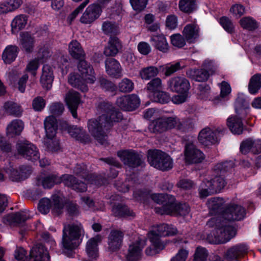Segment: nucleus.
Wrapping results in <instances>:
<instances>
[{
    "instance_id": "18",
    "label": "nucleus",
    "mask_w": 261,
    "mask_h": 261,
    "mask_svg": "<svg viewBox=\"0 0 261 261\" xmlns=\"http://www.w3.org/2000/svg\"><path fill=\"white\" fill-rule=\"evenodd\" d=\"M4 171L11 180L19 181L28 178L31 173L32 169L30 166H22L17 170L10 164L8 166L4 169Z\"/></svg>"
},
{
    "instance_id": "50",
    "label": "nucleus",
    "mask_w": 261,
    "mask_h": 261,
    "mask_svg": "<svg viewBox=\"0 0 261 261\" xmlns=\"http://www.w3.org/2000/svg\"><path fill=\"white\" fill-rule=\"evenodd\" d=\"M117 88L120 92L128 93L134 89V84L131 80L124 78L118 83Z\"/></svg>"
},
{
    "instance_id": "49",
    "label": "nucleus",
    "mask_w": 261,
    "mask_h": 261,
    "mask_svg": "<svg viewBox=\"0 0 261 261\" xmlns=\"http://www.w3.org/2000/svg\"><path fill=\"white\" fill-rule=\"evenodd\" d=\"M240 24L244 29L252 31L258 27L257 21L251 17H244L240 20Z\"/></svg>"
},
{
    "instance_id": "31",
    "label": "nucleus",
    "mask_w": 261,
    "mask_h": 261,
    "mask_svg": "<svg viewBox=\"0 0 261 261\" xmlns=\"http://www.w3.org/2000/svg\"><path fill=\"white\" fill-rule=\"evenodd\" d=\"M240 151L244 154H246L250 151L253 153L261 152V140L247 139L242 143L240 146Z\"/></svg>"
},
{
    "instance_id": "60",
    "label": "nucleus",
    "mask_w": 261,
    "mask_h": 261,
    "mask_svg": "<svg viewBox=\"0 0 261 261\" xmlns=\"http://www.w3.org/2000/svg\"><path fill=\"white\" fill-rule=\"evenodd\" d=\"M220 23L228 33H231L233 32L234 29L233 24L228 18L222 17L220 19Z\"/></svg>"
},
{
    "instance_id": "13",
    "label": "nucleus",
    "mask_w": 261,
    "mask_h": 261,
    "mask_svg": "<svg viewBox=\"0 0 261 261\" xmlns=\"http://www.w3.org/2000/svg\"><path fill=\"white\" fill-rule=\"evenodd\" d=\"M52 202L48 198L41 199L38 204V210L43 214H47L51 208L52 213L59 215L63 212L64 206V198L62 195L58 193L51 196Z\"/></svg>"
},
{
    "instance_id": "15",
    "label": "nucleus",
    "mask_w": 261,
    "mask_h": 261,
    "mask_svg": "<svg viewBox=\"0 0 261 261\" xmlns=\"http://www.w3.org/2000/svg\"><path fill=\"white\" fill-rule=\"evenodd\" d=\"M225 131V129L223 127H219L217 128L205 127L199 132L198 141L206 146L218 143L219 141V135Z\"/></svg>"
},
{
    "instance_id": "4",
    "label": "nucleus",
    "mask_w": 261,
    "mask_h": 261,
    "mask_svg": "<svg viewBox=\"0 0 261 261\" xmlns=\"http://www.w3.org/2000/svg\"><path fill=\"white\" fill-rule=\"evenodd\" d=\"M134 197L143 204H147L149 199L155 202L162 204L155 207V212L161 215H180L185 216L189 214L190 207L187 203L177 204L174 197L164 194H151L147 191H135Z\"/></svg>"
},
{
    "instance_id": "30",
    "label": "nucleus",
    "mask_w": 261,
    "mask_h": 261,
    "mask_svg": "<svg viewBox=\"0 0 261 261\" xmlns=\"http://www.w3.org/2000/svg\"><path fill=\"white\" fill-rule=\"evenodd\" d=\"M102 238L97 235L89 239L86 244V251L88 257L91 259H96L99 255L98 244L101 241Z\"/></svg>"
},
{
    "instance_id": "8",
    "label": "nucleus",
    "mask_w": 261,
    "mask_h": 261,
    "mask_svg": "<svg viewBox=\"0 0 261 261\" xmlns=\"http://www.w3.org/2000/svg\"><path fill=\"white\" fill-rule=\"evenodd\" d=\"M62 182H64L65 185L72 188L77 192H83L87 190V186L84 182L77 181L71 175L65 174L58 177L55 174L42 173L37 178V185H41L44 188L47 189H50L55 184Z\"/></svg>"
},
{
    "instance_id": "21",
    "label": "nucleus",
    "mask_w": 261,
    "mask_h": 261,
    "mask_svg": "<svg viewBox=\"0 0 261 261\" xmlns=\"http://www.w3.org/2000/svg\"><path fill=\"white\" fill-rule=\"evenodd\" d=\"M167 85L171 91L178 93H188L190 84L188 80L184 77L175 76L170 79Z\"/></svg>"
},
{
    "instance_id": "40",
    "label": "nucleus",
    "mask_w": 261,
    "mask_h": 261,
    "mask_svg": "<svg viewBox=\"0 0 261 261\" xmlns=\"http://www.w3.org/2000/svg\"><path fill=\"white\" fill-rule=\"evenodd\" d=\"M112 212L115 217L127 218L133 217L135 216L134 213L130 211L127 206L119 203L113 205Z\"/></svg>"
},
{
    "instance_id": "5",
    "label": "nucleus",
    "mask_w": 261,
    "mask_h": 261,
    "mask_svg": "<svg viewBox=\"0 0 261 261\" xmlns=\"http://www.w3.org/2000/svg\"><path fill=\"white\" fill-rule=\"evenodd\" d=\"M231 161L217 164L213 168L211 177L203 180L199 188L200 197L204 198L214 192H219L226 185L225 175L233 167Z\"/></svg>"
},
{
    "instance_id": "10",
    "label": "nucleus",
    "mask_w": 261,
    "mask_h": 261,
    "mask_svg": "<svg viewBox=\"0 0 261 261\" xmlns=\"http://www.w3.org/2000/svg\"><path fill=\"white\" fill-rule=\"evenodd\" d=\"M84 234L81 223L65 225L63 230L62 244L64 248L72 250L80 245Z\"/></svg>"
},
{
    "instance_id": "57",
    "label": "nucleus",
    "mask_w": 261,
    "mask_h": 261,
    "mask_svg": "<svg viewBox=\"0 0 261 261\" xmlns=\"http://www.w3.org/2000/svg\"><path fill=\"white\" fill-rule=\"evenodd\" d=\"M218 86L220 89V96L223 98H227L230 94L231 89L229 83L225 81H223L221 83L218 84Z\"/></svg>"
},
{
    "instance_id": "62",
    "label": "nucleus",
    "mask_w": 261,
    "mask_h": 261,
    "mask_svg": "<svg viewBox=\"0 0 261 261\" xmlns=\"http://www.w3.org/2000/svg\"><path fill=\"white\" fill-rule=\"evenodd\" d=\"M64 107L62 103L59 102L54 103L49 107L50 113L54 115H60L64 111Z\"/></svg>"
},
{
    "instance_id": "6",
    "label": "nucleus",
    "mask_w": 261,
    "mask_h": 261,
    "mask_svg": "<svg viewBox=\"0 0 261 261\" xmlns=\"http://www.w3.org/2000/svg\"><path fill=\"white\" fill-rule=\"evenodd\" d=\"M249 100L245 95L243 93H239L235 102V110L237 115L230 116L227 119V125L232 133L239 135L243 132L242 119L249 123Z\"/></svg>"
},
{
    "instance_id": "64",
    "label": "nucleus",
    "mask_w": 261,
    "mask_h": 261,
    "mask_svg": "<svg viewBox=\"0 0 261 261\" xmlns=\"http://www.w3.org/2000/svg\"><path fill=\"white\" fill-rule=\"evenodd\" d=\"M198 94L201 98L207 97L210 93V87L205 83L199 84L198 86Z\"/></svg>"
},
{
    "instance_id": "36",
    "label": "nucleus",
    "mask_w": 261,
    "mask_h": 261,
    "mask_svg": "<svg viewBox=\"0 0 261 261\" xmlns=\"http://www.w3.org/2000/svg\"><path fill=\"white\" fill-rule=\"evenodd\" d=\"M19 48L16 45H9L4 50L2 59L6 64H10L16 59L19 53Z\"/></svg>"
},
{
    "instance_id": "7",
    "label": "nucleus",
    "mask_w": 261,
    "mask_h": 261,
    "mask_svg": "<svg viewBox=\"0 0 261 261\" xmlns=\"http://www.w3.org/2000/svg\"><path fill=\"white\" fill-rule=\"evenodd\" d=\"M177 232L176 228L172 225L161 224L152 226L148 233V237L151 246L146 249V254L152 256L158 253L165 247L164 243L161 241L160 238L173 236Z\"/></svg>"
},
{
    "instance_id": "9",
    "label": "nucleus",
    "mask_w": 261,
    "mask_h": 261,
    "mask_svg": "<svg viewBox=\"0 0 261 261\" xmlns=\"http://www.w3.org/2000/svg\"><path fill=\"white\" fill-rule=\"evenodd\" d=\"M172 129L182 132L186 130L180 119L176 116L159 117L153 120L148 126L149 130L156 134H162Z\"/></svg>"
},
{
    "instance_id": "48",
    "label": "nucleus",
    "mask_w": 261,
    "mask_h": 261,
    "mask_svg": "<svg viewBox=\"0 0 261 261\" xmlns=\"http://www.w3.org/2000/svg\"><path fill=\"white\" fill-rule=\"evenodd\" d=\"M159 72V69L155 66H148L142 69L140 72V75L143 80H149L156 76Z\"/></svg>"
},
{
    "instance_id": "19",
    "label": "nucleus",
    "mask_w": 261,
    "mask_h": 261,
    "mask_svg": "<svg viewBox=\"0 0 261 261\" xmlns=\"http://www.w3.org/2000/svg\"><path fill=\"white\" fill-rule=\"evenodd\" d=\"M248 250V247L245 244H239L228 248L223 255L224 258L227 261H240Z\"/></svg>"
},
{
    "instance_id": "56",
    "label": "nucleus",
    "mask_w": 261,
    "mask_h": 261,
    "mask_svg": "<svg viewBox=\"0 0 261 261\" xmlns=\"http://www.w3.org/2000/svg\"><path fill=\"white\" fill-rule=\"evenodd\" d=\"M136 60V58L131 52H127L123 54L122 62L126 65L132 68Z\"/></svg>"
},
{
    "instance_id": "16",
    "label": "nucleus",
    "mask_w": 261,
    "mask_h": 261,
    "mask_svg": "<svg viewBox=\"0 0 261 261\" xmlns=\"http://www.w3.org/2000/svg\"><path fill=\"white\" fill-rule=\"evenodd\" d=\"M117 155L130 169L141 166L143 163L140 155L133 150H122L117 152Z\"/></svg>"
},
{
    "instance_id": "52",
    "label": "nucleus",
    "mask_w": 261,
    "mask_h": 261,
    "mask_svg": "<svg viewBox=\"0 0 261 261\" xmlns=\"http://www.w3.org/2000/svg\"><path fill=\"white\" fill-rule=\"evenodd\" d=\"M150 99L154 102L166 103L169 101L170 97L168 93L164 92L161 90L159 92L150 97Z\"/></svg>"
},
{
    "instance_id": "27",
    "label": "nucleus",
    "mask_w": 261,
    "mask_h": 261,
    "mask_svg": "<svg viewBox=\"0 0 261 261\" xmlns=\"http://www.w3.org/2000/svg\"><path fill=\"white\" fill-rule=\"evenodd\" d=\"M224 200L220 197H214L209 199L207 202V206L211 215H214L213 217H217L221 216L225 211L223 205Z\"/></svg>"
},
{
    "instance_id": "53",
    "label": "nucleus",
    "mask_w": 261,
    "mask_h": 261,
    "mask_svg": "<svg viewBox=\"0 0 261 261\" xmlns=\"http://www.w3.org/2000/svg\"><path fill=\"white\" fill-rule=\"evenodd\" d=\"M202 67L208 71L210 75H212L216 72L218 65L214 61L207 59L204 60Z\"/></svg>"
},
{
    "instance_id": "55",
    "label": "nucleus",
    "mask_w": 261,
    "mask_h": 261,
    "mask_svg": "<svg viewBox=\"0 0 261 261\" xmlns=\"http://www.w3.org/2000/svg\"><path fill=\"white\" fill-rule=\"evenodd\" d=\"M40 64V59H35L30 61L27 65L25 70L35 77Z\"/></svg>"
},
{
    "instance_id": "24",
    "label": "nucleus",
    "mask_w": 261,
    "mask_h": 261,
    "mask_svg": "<svg viewBox=\"0 0 261 261\" xmlns=\"http://www.w3.org/2000/svg\"><path fill=\"white\" fill-rule=\"evenodd\" d=\"M65 101L72 116L76 118L77 117L76 110L81 102L80 94L74 90H70L65 95Z\"/></svg>"
},
{
    "instance_id": "20",
    "label": "nucleus",
    "mask_w": 261,
    "mask_h": 261,
    "mask_svg": "<svg viewBox=\"0 0 261 261\" xmlns=\"http://www.w3.org/2000/svg\"><path fill=\"white\" fill-rule=\"evenodd\" d=\"M140 103L139 97L136 94H130L118 97L116 105L124 111H131L137 108Z\"/></svg>"
},
{
    "instance_id": "47",
    "label": "nucleus",
    "mask_w": 261,
    "mask_h": 261,
    "mask_svg": "<svg viewBox=\"0 0 261 261\" xmlns=\"http://www.w3.org/2000/svg\"><path fill=\"white\" fill-rule=\"evenodd\" d=\"M261 88V74H255L250 79L248 90L252 94H256Z\"/></svg>"
},
{
    "instance_id": "51",
    "label": "nucleus",
    "mask_w": 261,
    "mask_h": 261,
    "mask_svg": "<svg viewBox=\"0 0 261 261\" xmlns=\"http://www.w3.org/2000/svg\"><path fill=\"white\" fill-rule=\"evenodd\" d=\"M102 29L106 34H116L119 32V27L116 22L105 21L102 24Z\"/></svg>"
},
{
    "instance_id": "38",
    "label": "nucleus",
    "mask_w": 261,
    "mask_h": 261,
    "mask_svg": "<svg viewBox=\"0 0 261 261\" xmlns=\"http://www.w3.org/2000/svg\"><path fill=\"white\" fill-rule=\"evenodd\" d=\"M68 133L71 137L81 142L86 143L89 141V137L85 134V130L76 126H67Z\"/></svg>"
},
{
    "instance_id": "23",
    "label": "nucleus",
    "mask_w": 261,
    "mask_h": 261,
    "mask_svg": "<svg viewBox=\"0 0 261 261\" xmlns=\"http://www.w3.org/2000/svg\"><path fill=\"white\" fill-rule=\"evenodd\" d=\"M101 6L99 4L89 5L81 17V22L85 24H90L94 21L100 14Z\"/></svg>"
},
{
    "instance_id": "28",
    "label": "nucleus",
    "mask_w": 261,
    "mask_h": 261,
    "mask_svg": "<svg viewBox=\"0 0 261 261\" xmlns=\"http://www.w3.org/2000/svg\"><path fill=\"white\" fill-rule=\"evenodd\" d=\"M30 255L34 258V261H49L50 260L46 247L41 244H37L32 248Z\"/></svg>"
},
{
    "instance_id": "44",
    "label": "nucleus",
    "mask_w": 261,
    "mask_h": 261,
    "mask_svg": "<svg viewBox=\"0 0 261 261\" xmlns=\"http://www.w3.org/2000/svg\"><path fill=\"white\" fill-rule=\"evenodd\" d=\"M4 109L9 115L16 117L21 115L22 110L20 106L13 101H7L4 105Z\"/></svg>"
},
{
    "instance_id": "43",
    "label": "nucleus",
    "mask_w": 261,
    "mask_h": 261,
    "mask_svg": "<svg viewBox=\"0 0 261 261\" xmlns=\"http://www.w3.org/2000/svg\"><path fill=\"white\" fill-rule=\"evenodd\" d=\"M148 96L150 98L163 89L162 82L161 79L154 78L150 81L146 86Z\"/></svg>"
},
{
    "instance_id": "22",
    "label": "nucleus",
    "mask_w": 261,
    "mask_h": 261,
    "mask_svg": "<svg viewBox=\"0 0 261 261\" xmlns=\"http://www.w3.org/2000/svg\"><path fill=\"white\" fill-rule=\"evenodd\" d=\"M146 244L144 238L138 237L137 240L129 245L126 258L128 261H138L141 257L142 249Z\"/></svg>"
},
{
    "instance_id": "61",
    "label": "nucleus",
    "mask_w": 261,
    "mask_h": 261,
    "mask_svg": "<svg viewBox=\"0 0 261 261\" xmlns=\"http://www.w3.org/2000/svg\"><path fill=\"white\" fill-rule=\"evenodd\" d=\"M147 1L148 0H130V3L134 10L141 11L146 8Z\"/></svg>"
},
{
    "instance_id": "14",
    "label": "nucleus",
    "mask_w": 261,
    "mask_h": 261,
    "mask_svg": "<svg viewBox=\"0 0 261 261\" xmlns=\"http://www.w3.org/2000/svg\"><path fill=\"white\" fill-rule=\"evenodd\" d=\"M16 149L18 155L32 162L37 161L40 158L37 147L27 140H19L16 143Z\"/></svg>"
},
{
    "instance_id": "37",
    "label": "nucleus",
    "mask_w": 261,
    "mask_h": 261,
    "mask_svg": "<svg viewBox=\"0 0 261 261\" xmlns=\"http://www.w3.org/2000/svg\"><path fill=\"white\" fill-rule=\"evenodd\" d=\"M186 73L190 78L199 82L207 81L211 75L208 71L204 68L202 69H190L187 71Z\"/></svg>"
},
{
    "instance_id": "1",
    "label": "nucleus",
    "mask_w": 261,
    "mask_h": 261,
    "mask_svg": "<svg viewBox=\"0 0 261 261\" xmlns=\"http://www.w3.org/2000/svg\"><path fill=\"white\" fill-rule=\"evenodd\" d=\"M245 216V210L241 206L232 204L225 208L221 216L211 218L206 223V226L210 231L206 237L211 244H224L235 237L236 229L230 221L241 220Z\"/></svg>"
},
{
    "instance_id": "2",
    "label": "nucleus",
    "mask_w": 261,
    "mask_h": 261,
    "mask_svg": "<svg viewBox=\"0 0 261 261\" xmlns=\"http://www.w3.org/2000/svg\"><path fill=\"white\" fill-rule=\"evenodd\" d=\"M70 55L74 59L79 60L77 68L81 75L71 73L68 77V82L72 86L81 90L82 92L88 91L86 84H93L96 77L93 68L84 60L85 53L80 43L76 40H72L68 45Z\"/></svg>"
},
{
    "instance_id": "33",
    "label": "nucleus",
    "mask_w": 261,
    "mask_h": 261,
    "mask_svg": "<svg viewBox=\"0 0 261 261\" xmlns=\"http://www.w3.org/2000/svg\"><path fill=\"white\" fill-rule=\"evenodd\" d=\"M28 20L29 16L27 15L21 14L16 15L11 23L12 33H17L19 31L25 29Z\"/></svg>"
},
{
    "instance_id": "34",
    "label": "nucleus",
    "mask_w": 261,
    "mask_h": 261,
    "mask_svg": "<svg viewBox=\"0 0 261 261\" xmlns=\"http://www.w3.org/2000/svg\"><path fill=\"white\" fill-rule=\"evenodd\" d=\"M121 43L116 37H111L107 45L104 49V54L106 56H114L121 48Z\"/></svg>"
},
{
    "instance_id": "3",
    "label": "nucleus",
    "mask_w": 261,
    "mask_h": 261,
    "mask_svg": "<svg viewBox=\"0 0 261 261\" xmlns=\"http://www.w3.org/2000/svg\"><path fill=\"white\" fill-rule=\"evenodd\" d=\"M100 108L102 114L97 119H91L88 123L90 133L101 144L107 141V133L114 123L119 122L122 119L121 113L117 110L111 103L103 102Z\"/></svg>"
},
{
    "instance_id": "42",
    "label": "nucleus",
    "mask_w": 261,
    "mask_h": 261,
    "mask_svg": "<svg viewBox=\"0 0 261 261\" xmlns=\"http://www.w3.org/2000/svg\"><path fill=\"white\" fill-rule=\"evenodd\" d=\"M199 28L195 23L187 24L184 28L183 33L187 41L192 42L198 36Z\"/></svg>"
},
{
    "instance_id": "35",
    "label": "nucleus",
    "mask_w": 261,
    "mask_h": 261,
    "mask_svg": "<svg viewBox=\"0 0 261 261\" xmlns=\"http://www.w3.org/2000/svg\"><path fill=\"white\" fill-rule=\"evenodd\" d=\"M29 216L26 212H20L16 214H11L6 216L3 218V222L7 225L20 224L29 218Z\"/></svg>"
},
{
    "instance_id": "17",
    "label": "nucleus",
    "mask_w": 261,
    "mask_h": 261,
    "mask_svg": "<svg viewBox=\"0 0 261 261\" xmlns=\"http://www.w3.org/2000/svg\"><path fill=\"white\" fill-rule=\"evenodd\" d=\"M184 155L185 162L189 164L200 163L204 159L203 152L196 147L192 140L186 143Z\"/></svg>"
},
{
    "instance_id": "59",
    "label": "nucleus",
    "mask_w": 261,
    "mask_h": 261,
    "mask_svg": "<svg viewBox=\"0 0 261 261\" xmlns=\"http://www.w3.org/2000/svg\"><path fill=\"white\" fill-rule=\"evenodd\" d=\"M230 11L234 17L238 18L245 13V9L241 4H235L231 7Z\"/></svg>"
},
{
    "instance_id": "46",
    "label": "nucleus",
    "mask_w": 261,
    "mask_h": 261,
    "mask_svg": "<svg viewBox=\"0 0 261 261\" xmlns=\"http://www.w3.org/2000/svg\"><path fill=\"white\" fill-rule=\"evenodd\" d=\"M178 7L181 11L187 13H191L197 9L195 0H180Z\"/></svg>"
},
{
    "instance_id": "26",
    "label": "nucleus",
    "mask_w": 261,
    "mask_h": 261,
    "mask_svg": "<svg viewBox=\"0 0 261 261\" xmlns=\"http://www.w3.org/2000/svg\"><path fill=\"white\" fill-rule=\"evenodd\" d=\"M74 172L76 174L80 175L85 178L88 185L99 186L103 184V179L100 176H96L93 174L88 175L84 164L77 165L74 168Z\"/></svg>"
},
{
    "instance_id": "63",
    "label": "nucleus",
    "mask_w": 261,
    "mask_h": 261,
    "mask_svg": "<svg viewBox=\"0 0 261 261\" xmlns=\"http://www.w3.org/2000/svg\"><path fill=\"white\" fill-rule=\"evenodd\" d=\"M189 254V251L185 249L179 250L175 256L171 259V261H186Z\"/></svg>"
},
{
    "instance_id": "29",
    "label": "nucleus",
    "mask_w": 261,
    "mask_h": 261,
    "mask_svg": "<svg viewBox=\"0 0 261 261\" xmlns=\"http://www.w3.org/2000/svg\"><path fill=\"white\" fill-rule=\"evenodd\" d=\"M106 70L110 76L119 78L122 76V68L119 62L113 58L108 59L105 61Z\"/></svg>"
},
{
    "instance_id": "11",
    "label": "nucleus",
    "mask_w": 261,
    "mask_h": 261,
    "mask_svg": "<svg viewBox=\"0 0 261 261\" xmlns=\"http://www.w3.org/2000/svg\"><path fill=\"white\" fill-rule=\"evenodd\" d=\"M147 160L150 166L163 171L169 170L173 166L170 156L160 150H148Z\"/></svg>"
},
{
    "instance_id": "54",
    "label": "nucleus",
    "mask_w": 261,
    "mask_h": 261,
    "mask_svg": "<svg viewBox=\"0 0 261 261\" xmlns=\"http://www.w3.org/2000/svg\"><path fill=\"white\" fill-rule=\"evenodd\" d=\"M208 256L207 250L202 247H198L194 255V261H205Z\"/></svg>"
},
{
    "instance_id": "12",
    "label": "nucleus",
    "mask_w": 261,
    "mask_h": 261,
    "mask_svg": "<svg viewBox=\"0 0 261 261\" xmlns=\"http://www.w3.org/2000/svg\"><path fill=\"white\" fill-rule=\"evenodd\" d=\"M46 138L44 143L50 151H56L60 149L59 140L55 138L57 129V119L53 116L47 117L44 120Z\"/></svg>"
},
{
    "instance_id": "41",
    "label": "nucleus",
    "mask_w": 261,
    "mask_h": 261,
    "mask_svg": "<svg viewBox=\"0 0 261 261\" xmlns=\"http://www.w3.org/2000/svg\"><path fill=\"white\" fill-rule=\"evenodd\" d=\"M155 47L159 50L167 53L169 49V45L165 36L163 34L154 35L151 38Z\"/></svg>"
},
{
    "instance_id": "32",
    "label": "nucleus",
    "mask_w": 261,
    "mask_h": 261,
    "mask_svg": "<svg viewBox=\"0 0 261 261\" xmlns=\"http://www.w3.org/2000/svg\"><path fill=\"white\" fill-rule=\"evenodd\" d=\"M24 129V123L21 120L14 119L11 121L6 128V134L11 138L19 136Z\"/></svg>"
},
{
    "instance_id": "25",
    "label": "nucleus",
    "mask_w": 261,
    "mask_h": 261,
    "mask_svg": "<svg viewBox=\"0 0 261 261\" xmlns=\"http://www.w3.org/2000/svg\"><path fill=\"white\" fill-rule=\"evenodd\" d=\"M123 233L120 230H112L108 237L107 250L111 253L117 251L122 245Z\"/></svg>"
},
{
    "instance_id": "45",
    "label": "nucleus",
    "mask_w": 261,
    "mask_h": 261,
    "mask_svg": "<svg viewBox=\"0 0 261 261\" xmlns=\"http://www.w3.org/2000/svg\"><path fill=\"white\" fill-rule=\"evenodd\" d=\"M185 66L184 61L180 60L174 64H168L160 66V69H162L164 71L166 76H169L177 71L178 70L184 67Z\"/></svg>"
},
{
    "instance_id": "39",
    "label": "nucleus",
    "mask_w": 261,
    "mask_h": 261,
    "mask_svg": "<svg viewBox=\"0 0 261 261\" xmlns=\"http://www.w3.org/2000/svg\"><path fill=\"white\" fill-rule=\"evenodd\" d=\"M20 45L22 49L27 52H31L34 47V38L29 32L20 34Z\"/></svg>"
},
{
    "instance_id": "58",
    "label": "nucleus",
    "mask_w": 261,
    "mask_h": 261,
    "mask_svg": "<svg viewBox=\"0 0 261 261\" xmlns=\"http://www.w3.org/2000/svg\"><path fill=\"white\" fill-rule=\"evenodd\" d=\"M171 42L172 44L178 48L183 47L185 44V40L180 34H174L171 36Z\"/></svg>"
}]
</instances>
